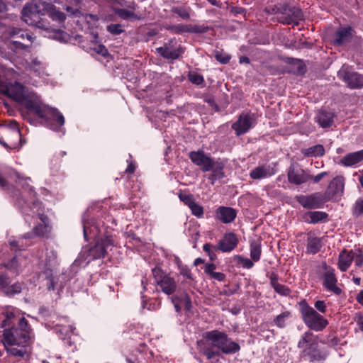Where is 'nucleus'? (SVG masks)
Listing matches in <instances>:
<instances>
[{
	"label": "nucleus",
	"mask_w": 363,
	"mask_h": 363,
	"mask_svg": "<svg viewBox=\"0 0 363 363\" xmlns=\"http://www.w3.org/2000/svg\"><path fill=\"white\" fill-rule=\"evenodd\" d=\"M198 345L200 348V350L207 357V359H211L215 356L216 352L212 349L203 347V343L201 341L198 342Z\"/></svg>",
	"instance_id": "nucleus-46"
},
{
	"label": "nucleus",
	"mask_w": 363,
	"mask_h": 363,
	"mask_svg": "<svg viewBox=\"0 0 363 363\" xmlns=\"http://www.w3.org/2000/svg\"><path fill=\"white\" fill-rule=\"evenodd\" d=\"M172 12L177 14L180 18L184 20H189L190 14L188 11L184 7L174 6L172 8Z\"/></svg>",
	"instance_id": "nucleus-41"
},
{
	"label": "nucleus",
	"mask_w": 363,
	"mask_h": 363,
	"mask_svg": "<svg viewBox=\"0 0 363 363\" xmlns=\"http://www.w3.org/2000/svg\"><path fill=\"white\" fill-rule=\"evenodd\" d=\"M327 174L326 172H323L320 174H318L315 177H313V179L315 183L319 182L325 175Z\"/></svg>",
	"instance_id": "nucleus-64"
},
{
	"label": "nucleus",
	"mask_w": 363,
	"mask_h": 363,
	"mask_svg": "<svg viewBox=\"0 0 363 363\" xmlns=\"http://www.w3.org/2000/svg\"><path fill=\"white\" fill-rule=\"evenodd\" d=\"M21 291L22 284L16 282L12 285H9V284H7L4 292L9 296H13L15 294H20Z\"/></svg>",
	"instance_id": "nucleus-39"
},
{
	"label": "nucleus",
	"mask_w": 363,
	"mask_h": 363,
	"mask_svg": "<svg viewBox=\"0 0 363 363\" xmlns=\"http://www.w3.org/2000/svg\"><path fill=\"white\" fill-rule=\"evenodd\" d=\"M363 160V150L346 155L340 160V164L345 167L354 166Z\"/></svg>",
	"instance_id": "nucleus-29"
},
{
	"label": "nucleus",
	"mask_w": 363,
	"mask_h": 363,
	"mask_svg": "<svg viewBox=\"0 0 363 363\" xmlns=\"http://www.w3.org/2000/svg\"><path fill=\"white\" fill-rule=\"evenodd\" d=\"M327 218V214L321 211H311L305 216L306 221L310 223H317L325 220Z\"/></svg>",
	"instance_id": "nucleus-36"
},
{
	"label": "nucleus",
	"mask_w": 363,
	"mask_h": 363,
	"mask_svg": "<svg viewBox=\"0 0 363 363\" xmlns=\"http://www.w3.org/2000/svg\"><path fill=\"white\" fill-rule=\"evenodd\" d=\"M225 164L220 159H216L209 167V172L211 173L208 177V180L211 184H214L216 181L223 179L225 177L224 172Z\"/></svg>",
	"instance_id": "nucleus-20"
},
{
	"label": "nucleus",
	"mask_w": 363,
	"mask_h": 363,
	"mask_svg": "<svg viewBox=\"0 0 363 363\" xmlns=\"http://www.w3.org/2000/svg\"><path fill=\"white\" fill-rule=\"evenodd\" d=\"M237 238L235 234L228 233L218 243V249L223 252L232 251L237 245Z\"/></svg>",
	"instance_id": "nucleus-27"
},
{
	"label": "nucleus",
	"mask_w": 363,
	"mask_h": 363,
	"mask_svg": "<svg viewBox=\"0 0 363 363\" xmlns=\"http://www.w3.org/2000/svg\"><path fill=\"white\" fill-rule=\"evenodd\" d=\"M43 16H45V12L42 7V3L39 4H27L22 9V19L26 23L43 30H49V23L43 18Z\"/></svg>",
	"instance_id": "nucleus-7"
},
{
	"label": "nucleus",
	"mask_w": 363,
	"mask_h": 363,
	"mask_svg": "<svg viewBox=\"0 0 363 363\" xmlns=\"http://www.w3.org/2000/svg\"><path fill=\"white\" fill-rule=\"evenodd\" d=\"M42 7H43L45 16L48 15L50 18H52V21L62 23L66 19V15L54 4L51 3L43 2Z\"/></svg>",
	"instance_id": "nucleus-22"
},
{
	"label": "nucleus",
	"mask_w": 363,
	"mask_h": 363,
	"mask_svg": "<svg viewBox=\"0 0 363 363\" xmlns=\"http://www.w3.org/2000/svg\"><path fill=\"white\" fill-rule=\"evenodd\" d=\"M321 280L327 291H331L335 295H340L342 293L341 289L337 285V279L333 268L325 267Z\"/></svg>",
	"instance_id": "nucleus-16"
},
{
	"label": "nucleus",
	"mask_w": 363,
	"mask_h": 363,
	"mask_svg": "<svg viewBox=\"0 0 363 363\" xmlns=\"http://www.w3.org/2000/svg\"><path fill=\"white\" fill-rule=\"evenodd\" d=\"M135 10H132L128 8H114L113 11L116 15L123 20L135 21L142 19L140 14L135 12Z\"/></svg>",
	"instance_id": "nucleus-28"
},
{
	"label": "nucleus",
	"mask_w": 363,
	"mask_h": 363,
	"mask_svg": "<svg viewBox=\"0 0 363 363\" xmlns=\"http://www.w3.org/2000/svg\"><path fill=\"white\" fill-rule=\"evenodd\" d=\"M74 327L71 325H57L55 328V330L62 335H68L69 333H72L74 330Z\"/></svg>",
	"instance_id": "nucleus-44"
},
{
	"label": "nucleus",
	"mask_w": 363,
	"mask_h": 363,
	"mask_svg": "<svg viewBox=\"0 0 363 363\" xmlns=\"http://www.w3.org/2000/svg\"><path fill=\"white\" fill-rule=\"evenodd\" d=\"M288 180L291 184L299 185L306 182L310 176L302 169H296L294 165H291L287 172Z\"/></svg>",
	"instance_id": "nucleus-21"
},
{
	"label": "nucleus",
	"mask_w": 363,
	"mask_h": 363,
	"mask_svg": "<svg viewBox=\"0 0 363 363\" xmlns=\"http://www.w3.org/2000/svg\"><path fill=\"white\" fill-rule=\"evenodd\" d=\"M20 194L21 196L16 199V205L21 209L26 222L30 225L32 223H35L37 220L40 221L33 228L32 232L26 233L18 240H9V245L11 247L21 250L24 247V240L47 236L51 227L49 225L48 218L45 214V208L37 200L33 187L26 184V186H23V191Z\"/></svg>",
	"instance_id": "nucleus-3"
},
{
	"label": "nucleus",
	"mask_w": 363,
	"mask_h": 363,
	"mask_svg": "<svg viewBox=\"0 0 363 363\" xmlns=\"http://www.w3.org/2000/svg\"><path fill=\"white\" fill-rule=\"evenodd\" d=\"M255 124L252 115L242 113L238 120L232 125V128L235 131L237 135H241L248 132Z\"/></svg>",
	"instance_id": "nucleus-17"
},
{
	"label": "nucleus",
	"mask_w": 363,
	"mask_h": 363,
	"mask_svg": "<svg viewBox=\"0 0 363 363\" xmlns=\"http://www.w3.org/2000/svg\"><path fill=\"white\" fill-rule=\"evenodd\" d=\"M301 152L306 157H321L325 154V149L322 145L318 144L306 149H303Z\"/></svg>",
	"instance_id": "nucleus-35"
},
{
	"label": "nucleus",
	"mask_w": 363,
	"mask_h": 363,
	"mask_svg": "<svg viewBox=\"0 0 363 363\" xmlns=\"http://www.w3.org/2000/svg\"><path fill=\"white\" fill-rule=\"evenodd\" d=\"M168 30H172L174 33L181 34L183 33H199L200 32L199 27L196 25H183L178 24L175 26H171L167 28Z\"/></svg>",
	"instance_id": "nucleus-31"
},
{
	"label": "nucleus",
	"mask_w": 363,
	"mask_h": 363,
	"mask_svg": "<svg viewBox=\"0 0 363 363\" xmlns=\"http://www.w3.org/2000/svg\"><path fill=\"white\" fill-rule=\"evenodd\" d=\"M30 259L28 255L18 252L6 262L0 264V271L5 268L8 272L15 276L23 273L30 264Z\"/></svg>",
	"instance_id": "nucleus-10"
},
{
	"label": "nucleus",
	"mask_w": 363,
	"mask_h": 363,
	"mask_svg": "<svg viewBox=\"0 0 363 363\" xmlns=\"http://www.w3.org/2000/svg\"><path fill=\"white\" fill-rule=\"evenodd\" d=\"M274 290L281 296H287L291 294V289L285 285L278 284L273 287Z\"/></svg>",
	"instance_id": "nucleus-43"
},
{
	"label": "nucleus",
	"mask_w": 363,
	"mask_h": 363,
	"mask_svg": "<svg viewBox=\"0 0 363 363\" xmlns=\"http://www.w3.org/2000/svg\"><path fill=\"white\" fill-rule=\"evenodd\" d=\"M354 213L357 216L363 214V199H358L354 207Z\"/></svg>",
	"instance_id": "nucleus-52"
},
{
	"label": "nucleus",
	"mask_w": 363,
	"mask_h": 363,
	"mask_svg": "<svg viewBox=\"0 0 363 363\" xmlns=\"http://www.w3.org/2000/svg\"><path fill=\"white\" fill-rule=\"evenodd\" d=\"M82 225L84 239H93L96 241L93 247L88 250L84 249L74 262V264L81 265L84 259L85 263L83 267H85L92 260L104 257L107 252L113 247V240L111 236L104 233L103 226L100 227L95 220L89 219L86 213L82 216Z\"/></svg>",
	"instance_id": "nucleus-4"
},
{
	"label": "nucleus",
	"mask_w": 363,
	"mask_h": 363,
	"mask_svg": "<svg viewBox=\"0 0 363 363\" xmlns=\"http://www.w3.org/2000/svg\"><path fill=\"white\" fill-rule=\"evenodd\" d=\"M211 277L217 281H222L225 279V275L222 272H215Z\"/></svg>",
	"instance_id": "nucleus-58"
},
{
	"label": "nucleus",
	"mask_w": 363,
	"mask_h": 363,
	"mask_svg": "<svg viewBox=\"0 0 363 363\" xmlns=\"http://www.w3.org/2000/svg\"><path fill=\"white\" fill-rule=\"evenodd\" d=\"M27 69L33 72L35 76L42 79L44 78V65L37 58L33 59L32 61L28 64Z\"/></svg>",
	"instance_id": "nucleus-33"
},
{
	"label": "nucleus",
	"mask_w": 363,
	"mask_h": 363,
	"mask_svg": "<svg viewBox=\"0 0 363 363\" xmlns=\"http://www.w3.org/2000/svg\"><path fill=\"white\" fill-rule=\"evenodd\" d=\"M240 263L246 269H251L254 266L253 260L248 258H241Z\"/></svg>",
	"instance_id": "nucleus-55"
},
{
	"label": "nucleus",
	"mask_w": 363,
	"mask_h": 363,
	"mask_svg": "<svg viewBox=\"0 0 363 363\" xmlns=\"http://www.w3.org/2000/svg\"><path fill=\"white\" fill-rule=\"evenodd\" d=\"M4 138H0V143L6 148H16L21 141V134L16 122L12 121L9 125L2 127Z\"/></svg>",
	"instance_id": "nucleus-9"
},
{
	"label": "nucleus",
	"mask_w": 363,
	"mask_h": 363,
	"mask_svg": "<svg viewBox=\"0 0 363 363\" xmlns=\"http://www.w3.org/2000/svg\"><path fill=\"white\" fill-rule=\"evenodd\" d=\"M106 30L113 35H119L123 32L122 26L119 23L110 24L107 26Z\"/></svg>",
	"instance_id": "nucleus-45"
},
{
	"label": "nucleus",
	"mask_w": 363,
	"mask_h": 363,
	"mask_svg": "<svg viewBox=\"0 0 363 363\" xmlns=\"http://www.w3.org/2000/svg\"><path fill=\"white\" fill-rule=\"evenodd\" d=\"M189 79L190 82L197 85L201 84L203 82V77L196 72H191L189 74Z\"/></svg>",
	"instance_id": "nucleus-47"
},
{
	"label": "nucleus",
	"mask_w": 363,
	"mask_h": 363,
	"mask_svg": "<svg viewBox=\"0 0 363 363\" xmlns=\"http://www.w3.org/2000/svg\"><path fill=\"white\" fill-rule=\"evenodd\" d=\"M142 307L143 308H147L148 310H155V309H156V307L155 306V305L153 306H152V305L150 304L147 306V302L146 300H145V296L143 295L142 296Z\"/></svg>",
	"instance_id": "nucleus-63"
},
{
	"label": "nucleus",
	"mask_w": 363,
	"mask_h": 363,
	"mask_svg": "<svg viewBox=\"0 0 363 363\" xmlns=\"http://www.w3.org/2000/svg\"><path fill=\"white\" fill-rule=\"evenodd\" d=\"M352 34L351 27H340L335 33V38L333 40V44L335 45H342L350 41Z\"/></svg>",
	"instance_id": "nucleus-26"
},
{
	"label": "nucleus",
	"mask_w": 363,
	"mask_h": 363,
	"mask_svg": "<svg viewBox=\"0 0 363 363\" xmlns=\"http://www.w3.org/2000/svg\"><path fill=\"white\" fill-rule=\"evenodd\" d=\"M50 253L52 254V255L49 257L48 260H46L45 263V269L43 272V274L45 276L46 278H48V277L51 275V270L48 267V266L50 265V262L52 260H54L56 257V255L53 251H51Z\"/></svg>",
	"instance_id": "nucleus-48"
},
{
	"label": "nucleus",
	"mask_w": 363,
	"mask_h": 363,
	"mask_svg": "<svg viewBox=\"0 0 363 363\" xmlns=\"http://www.w3.org/2000/svg\"><path fill=\"white\" fill-rule=\"evenodd\" d=\"M10 35L13 38L11 47L12 49L16 50L28 49L35 38L30 32L18 28H12L10 31Z\"/></svg>",
	"instance_id": "nucleus-13"
},
{
	"label": "nucleus",
	"mask_w": 363,
	"mask_h": 363,
	"mask_svg": "<svg viewBox=\"0 0 363 363\" xmlns=\"http://www.w3.org/2000/svg\"><path fill=\"white\" fill-rule=\"evenodd\" d=\"M261 247L259 241H252L250 243V257L254 262H258L260 259Z\"/></svg>",
	"instance_id": "nucleus-37"
},
{
	"label": "nucleus",
	"mask_w": 363,
	"mask_h": 363,
	"mask_svg": "<svg viewBox=\"0 0 363 363\" xmlns=\"http://www.w3.org/2000/svg\"><path fill=\"white\" fill-rule=\"evenodd\" d=\"M216 216L217 219L223 223H230L236 218L237 212L231 207L220 206L216 211Z\"/></svg>",
	"instance_id": "nucleus-24"
},
{
	"label": "nucleus",
	"mask_w": 363,
	"mask_h": 363,
	"mask_svg": "<svg viewBox=\"0 0 363 363\" xmlns=\"http://www.w3.org/2000/svg\"><path fill=\"white\" fill-rule=\"evenodd\" d=\"M0 94L13 99L36 114L45 126L54 131H61L65 124L62 114L57 109L43 104L35 93L29 91L19 82L0 84Z\"/></svg>",
	"instance_id": "nucleus-2"
},
{
	"label": "nucleus",
	"mask_w": 363,
	"mask_h": 363,
	"mask_svg": "<svg viewBox=\"0 0 363 363\" xmlns=\"http://www.w3.org/2000/svg\"><path fill=\"white\" fill-rule=\"evenodd\" d=\"M128 163V165L125 169V172H128V173H133L135 169V164H134V162L133 161H130V160H127Z\"/></svg>",
	"instance_id": "nucleus-62"
},
{
	"label": "nucleus",
	"mask_w": 363,
	"mask_h": 363,
	"mask_svg": "<svg viewBox=\"0 0 363 363\" xmlns=\"http://www.w3.org/2000/svg\"><path fill=\"white\" fill-rule=\"evenodd\" d=\"M116 2L119 5L122 6L125 8H128V9H130L132 10H136L138 8V4L134 1H132V2H130L128 4L125 0H117Z\"/></svg>",
	"instance_id": "nucleus-51"
},
{
	"label": "nucleus",
	"mask_w": 363,
	"mask_h": 363,
	"mask_svg": "<svg viewBox=\"0 0 363 363\" xmlns=\"http://www.w3.org/2000/svg\"><path fill=\"white\" fill-rule=\"evenodd\" d=\"M179 197L182 201L184 202L185 205L189 207L191 203H193L195 201L191 195L186 194H179Z\"/></svg>",
	"instance_id": "nucleus-49"
},
{
	"label": "nucleus",
	"mask_w": 363,
	"mask_h": 363,
	"mask_svg": "<svg viewBox=\"0 0 363 363\" xmlns=\"http://www.w3.org/2000/svg\"><path fill=\"white\" fill-rule=\"evenodd\" d=\"M322 247L321 240L319 238L308 236L307 240L306 252L315 255L318 252Z\"/></svg>",
	"instance_id": "nucleus-32"
},
{
	"label": "nucleus",
	"mask_w": 363,
	"mask_h": 363,
	"mask_svg": "<svg viewBox=\"0 0 363 363\" xmlns=\"http://www.w3.org/2000/svg\"><path fill=\"white\" fill-rule=\"evenodd\" d=\"M216 267L214 264L209 263L206 264L204 267V272L209 276H212V274L215 272Z\"/></svg>",
	"instance_id": "nucleus-57"
},
{
	"label": "nucleus",
	"mask_w": 363,
	"mask_h": 363,
	"mask_svg": "<svg viewBox=\"0 0 363 363\" xmlns=\"http://www.w3.org/2000/svg\"><path fill=\"white\" fill-rule=\"evenodd\" d=\"M172 302L177 312H179L181 306H184L186 310L190 311L191 308V301L186 293H183L180 296H174L172 298Z\"/></svg>",
	"instance_id": "nucleus-30"
},
{
	"label": "nucleus",
	"mask_w": 363,
	"mask_h": 363,
	"mask_svg": "<svg viewBox=\"0 0 363 363\" xmlns=\"http://www.w3.org/2000/svg\"><path fill=\"white\" fill-rule=\"evenodd\" d=\"M156 50L159 55L167 60L178 59L182 52L180 46L177 45L173 40L163 47L157 48Z\"/></svg>",
	"instance_id": "nucleus-18"
},
{
	"label": "nucleus",
	"mask_w": 363,
	"mask_h": 363,
	"mask_svg": "<svg viewBox=\"0 0 363 363\" xmlns=\"http://www.w3.org/2000/svg\"><path fill=\"white\" fill-rule=\"evenodd\" d=\"M7 284H9V278L6 275H0V290L4 291Z\"/></svg>",
	"instance_id": "nucleus-56"
},
{
	"label": "nucleus",
	"mask_w": 363,
	"mask_h": 363,
	"mask_svg": "<svg viewBox=\"0 0 363 363\" xmlns=\"http://www.w3.org/2000/svg\"><path fill=\"white\" fill-rule=\"evenodd\" d=\"M276 173V169L271 164L261 165L252 169L250 176L253 179H261L271 177Z\"/></svg>",
	"instance_id": "nucleus-23"
},
{
	"label": "nucleus",
	"mask_w": 363,
	"mask_h": 363,
	"mask_svg": "<svg viewBox=\"0 0 363 363\" xmlns=\"http://www.w3.org/2000/svg\"><path fill=\"white\" fill-rule=\"evenodd\" d=\"M269 279H270V284L272 287H274V286H276L277 284H279L278 275L275 273H272L270 274Z\"/></svg>",
	"instance_id": "nucleus-61"
},
{
	"label": "nucleus",
	"mask_w": 363,
	"mask_h": 363,
	"mask_svg": "<svg viewBox=\"0 0 363 363\" xmlns=\"http://www.w3.org/2000/svg\"><path fill=\"white\" fill-rule=\"evenodd\" d=\"M87 52L91 55H99L104 58L109 56V53L106 48L99 40V35L96 32L91 33V39L90 40L89 46L87 48Z\"/></svg>",
	"instance_id": "nucleus-19"
},
{
	"label": "nucleus",
	"mask_w": 363,
	"mask_h": 363,
	"mask_svg": "<svg viewBox=\"0 0 363 363\" xmlns=\"http://www.w3.org/2000/svg\"><path fill=\"white\" fill-rule=\"evenodd\" d=\"M18 79L20 80L23 81L24 83H27L28 84L37 85V83H38L36 81L30 80L25 74L21 75Z\"/></svg>",
	"instance_id": "nucleus-60"
},
{
	"label": "nucleus",
	"mask_w": 363,
	"mask_h": 363,
	"mask_svg": "<svg viewBox=\"0 0 363 363\" xmlns=\"http://www.w3.org/2000/svg\"><path fill=\"white\" fill-rule=\"evenodd\" d=\"M205 338L213 347L225 354H234L240 349L239 345L224 332L217 330L208 331L205 334Z\"/></svg>",
	"instance_id": "nucleus-6"
},
{
	"label": "nucleus",
	"mask_w": 363,
	"mask_h": 363,
	"mask_svg": "<svg viewBox=\"0 0 363 363\" xmlns=\"http://www.w3.org/2000/svg\"><path fill=\"white\" fill-rule=\"evenodd\" d=\"M53 38L57 39L58 40H64L65 38V33L61 30L55 31L53 35Z\"/></svg>",
	"instance_id": "nucleus-59"
},
{
	"label": "nucleus",
	"mask_w": 363,
	"mask_h": 363,
	"mask_svg": "<svg viewBox=\"0 0 363 363\" xmlns=\"http://www.w3.org/2000/svg\"><path fill=\"white\" fill-rule=\"evenodd\" d=\"M0 312V342L10 355L24 357L28 354V345L33 338L30 327L16 308H1Z\"/></svg>",
	"instance_id": "nucleus-1"
},
{
	"label": "nucleus",
	"mask_w": 363,
	"mask_h": 363,
	"mask_svg": "<svg viewBox=\"0 0 363 363\" xmlns=\"http://www.w3.org/2000/svg\"><path fill=\"white\" fill-rule=\"evenodd\" d=\"M345 180L343 177L337 176L329 184L328 193L333 196H341L344 191Z\"/></svg>",
	"instance_id": "nucleus-25"
},
{
	"label": "nucleus",
	"mask_w": 363,
	"mask_h": 363,
	"mask_svg": "<svg viewBox=\"0 0 363 363\" xmlns=\"http://www.w3.org/2000/svg\"><path fill=\"white\" fill-rule=\"evenodd\" d=\"M317 122L322 128L330 127L333 122V114L330 112L320 111L317 116Z\"/></svg>",
	"instance_id": "nucleus-34"
},
{
	"label": "nucleus",
	"mask_w": 363,
	"mask_h": 363,
	"mask_svg": "<svg viewBox=\"0 0 363 363\" xmlns=\"http://www.w3.org/2000/svg\"><path fill=\"white\" fill-rule=\"evenodd\" d=\"M299 202L304 208H317L319 207L316 198L312 195L302 197L299 200Z\"/></svg>",
	"instance_id": "nucleus-38"
},
{
	"label": "nucleus",
	"mask_w": 363,
	"mask_h": 363,
	"mask_svg": "<svg viewBox=\"0 0 363 363\" xmlns=\"http://www.w3.org/2000/svg\"><path fill=\"white\" fill-rule=\"evenodd\" d=\"M354 261L357 267L363 265V250L355 248L351 250H342L338 257V268L341 272H346Z\"/></svg>",
	"instance_id": "nucleus-11"
},
{
	"label": "nucleus",
	"mask_w": 363,
	"mask_h": 363,
	"mask_svg": "<svg viewBox=\"0 0 363 363\" xmlns=\"http://www.w3.org/2000/svg\"><path fill=\"white\" fill-rule=\"evenodd\" d=\"M189 158L195 165L199 167L201 171L204 172H209V167L216 160V158L211 157L209 154L201 150L191 151L189 153Z\"/></svg>",
	"instance_id": "nucleus-15"
},
{
	"label": "nucleus",
	"mask_w": 363,
	"mask_h": 363,
	"mask_svg": "<svg viewBox=\"0 0 363 363\" xmlns=\"http://www.w3.org/2000/svg\"><path fill=\"white\" fill-rule=\"evenodd\" d=\"M301 313L303 323L312 330L323 331L328 325V320L311 306H303Z\"/></svg>",
	"instance_id": "nucleus-8"
},
{
	"label": "nucleus",
	"mask_w": 363,
	"mask_h": 363,
	"mask_svg": "<svg viewBox=\"0 0 363 363\" xmlns=\"http://www.w3.org/2000/svg\"><path fill=\"white\" fill-rule=\"evenodd\" d=\"M314 306L315 309L320 313H324L326 311L327 306L323 301L318 300L315 301L314 303Z\"/></svg>",
	"instance_id": "nucleus-54"
},
{
	"label": "nucleus",
	"mask_w": 363,
	"mask_h": 363,
	"mask_svg": "<svg viewBox=\"0 0 363 363\" xmlns=\"http://www.w3.org/2000/svg\"><path fill=\"white\" fill-rule=\"evenodd\" d=\"M290 316V313L288 311H285L279 315L274 319V323L279 328H284L285 326L286 320Z\"/></svg>",
	"instance_id": "nucleus-42"
},
{
	"label": "nucleus",
	"mask_w": 363,
	"mask_h": 363,
	"mask_svg": "<svg viewBox=\"0 0 363 363\" xmlns=\"http://www.w3.org/2000/svg\"><path fill=\"white\" fill-rule=\"evenodd\" d=\"M152 274L157 285L160 287L162 292L167 295L173 294L177 288L176 282L174 278L169 274H164L161 269L155 268L152 269Z\"/></svg>",
	"instance_id": "nucleus-14"
},
{
	"label": "nucleus",
	"mask_w": 363,
	"mask_h": 363,
	"mask_svg": "<svg viewBox=\"0 0 363 363\" xmlns=\"http://www.w3.org/2000/svg\"><path fill=\"white\" fill-rule=\"evenodd\" d=\"M215 247L210 243H206L203 246V250L208 254L211 260H213L216 257V254L213 251Z\"/></svg>",
	"instance_id": "nucleus-50"
},
{
	"label": "nucleus",
	"mask_w": 363,
	"mask_h": 363,
	"mask_svg": "<svg viewBox=\"0 0 363 363\" xmlns=\"http://www.w3.org/2000/svg\"><path fill=\"white\" fill-rule=\"evenodd\" d=\"M337 77L350 89H360L363 86V74L353 71L348 65L342 66L337 72Z\"/></svg>",
	"instance_id": "nucleus-12"
},
{
	"label": "nucleus",
	"mask_w": 363,
	"mask_h": 363,
	"mask_svg": "<svg viewBox=\"0 0 363 363\" xmlns=\"http://www.w3.org/2000/svg\"><path fill=\"white\" fill-rule=\"evenodd\" d=\"M216 58L218 62L223 64L228 63L230 60V57L228 54H223L219 52H216Z\"/></svg>",
	"instance_id": "nucleus-53"
},
{
	"label": "nucleus",
	"mask_w": 363,
	"mask_h": 363,
	"mask_svg": "<svg viewBox=\"0 0 363 363\" xmlns=\"http://www.w3.org/2000/svg\"><path fill=\"white\" fill-rule=\"evenodd\" d=\"M191 213L196 217L201 218L203 216V208L198 203L194 201L191 205L189 207Z\"/></svg>",
	"instance_id": "nucleus-40"
},
{
	"label": "nucleus",
	"mask_w": 363,
	"mask_h": 363,
	"mask_svg": "<svg viewBox=\"0 0 363 363\" xmlns=\"http://www.w3.org/2000/svg\"><path fill=\"white\" fill-rule=\"evenodd\" d=\"M300 355L311 362L325 359L327 353L319 348L318 340L311 331L305 332L298 342Z\"/></svg>",
	"instance_id": "nucleus-5"
}]
</instances>
